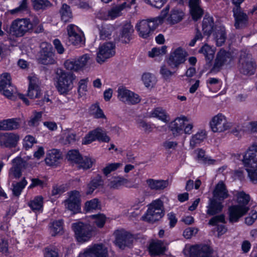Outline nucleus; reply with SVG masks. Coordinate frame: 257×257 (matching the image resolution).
<instances>
[{"mask_svg":"<svg viewBox=\"0 0 257 257\" xmlns=\"http://www.w3.org/2000/svg\"><path fill=\"white\" fill-rule=\"evenodd\" d=\"M245 170L250 181L253 183H257V167H247Z\"/></svg>","mask_w":257,"mask_h":257,"instance_id":"obj_64","label":"nucleus"},{"mask_svg":"<svg viewBox=\"0 0 257 257\" xmlns=\"http://www.w3.org/2000/svg\"><path fill=\"white\" fill-rule=\"evenodd\" d=\"M122 166V164L120 163H109L102 169V172L104 175L107 176L111 172L116 170Z\"/></svg>","mask_w":257,"mask_h":257,"instance_id":"obj_59","label":"nucleus"},{"mask_svg":"<svg viewBox=\"0 0 257 257\" xmlns=\"http://www.w3.org/2000/svg\"><path fill=\"white\" fill-rule=\"evenodd\" d=\"M134 32L133 27L130 23L124 24L119 35V41L123 43H128L132 39Z\"/></svg>","mask_w":257,"mask_h":257,"instance_id":"obj_31","label":"nucleus"},{"mask_svg":"<svg viewBox=\"0 0 257 257\" xmlns=\"http://www.w3.org/2000/svg\"><path fill=\"white\" fill-rule=\"evenodd\" d=\"M199 52L202 53L209 61H211L214 55L215 50L210 46L205 44L199 50Z\"/></svg>","mask_w":257,"mask_h":257,"instance_id":"obj_49","label":"nucleus"},{"mask_svg":"<svg viewBox=\"0 0 257 257\" xmlns=\"http://www.w3.org/2000/svg\"><path fill=\"white\" fill-rule=\"evenodd\" d=\"M27 184V182L25 179H23L21 181L19 182L14 184L13 185V194L16 196H19L21 194L22 191Z\"/></svg>","mask_w":257,"mask_h":257,"instance_id":"obj_57","label":"nucleus"},{"mask_svg":"<svg viewBox=\"0 0 257 257\" xmlns=\"http://www.w3.org/2000/svg\"><path fill=\"white\" fill-rule=\"evenodd\" d=\"M161 16L162 19L166 18V20L169 24L174 25L183 20L184 13L180 9L175 8L172 9L169 13V8L166 7L161 12Z\"/></svg>","mask_w":257,"mask_h":257,"instance_id":"obj_14","label":"nucleus"},{"mask_svg":"<svg viewBox=\"0 0 257 257\" xmlns=\"http://www.w3.org/2000/svg\"><path fill=\"white\" fill-rule=\"evenodd\" d=\"M32 28L33 24L29 20L24 19L14 21L11 28L15 35L18 37H21Z\"/></svg>","mask_w":257,"mask_h":257,"instance_id":"obj_19","label":"nucleus"},{"mask_svg":"<svg viewBox=\"0 0 257 257\" xmlns=\"http://www.w3.org/2000/svg\"><path fill=\"white\" fill-rule=\"evenodd\" d=\"M41 48L39 58L40 63L44 65L54 64L55 59L52 45L49 43L44 42L41 44Z\"/></svg>","mask_w":257,"mask_h":257,"instance_id":"obj_16","label":"nucleus"},{"mask_svg":"<svg viewBox=\"0 0 257 257\" xmlns=\"http://www.w3.org/2000/svg\"><path fill=\"white\" fill-rule=\"evenodd\" d=\"M234 196L236 197L237 204L248 206L247 205L250 200L249 196L248 194H246L244 192H236Z\"/></svg>","mask_w":257,"mask_h":257,"instance_id":"obj_54","label":"nucleus"},{"mask_svg":"<svg viewBox=\"0 0 257 257\" xmlns=\"http://www.w3.org/2000/svg\"><path fill=\"white\" fill-rule=\"evenodd\" d=\"M214 29L213 19L210 16L205 15L202 21V31L204 35L209 36Z\"/></svg>","mask_w":257,"mask_h":257,"instance_id":"obj_41","label":"nucleus"},{"mask_svg":"<svg viewBox=\"0 0 257 257\" xmlns=\"http://www.w3.org/2000/svg\"><path fill=\"white\" fill-rule=\"evenodd\" d=\"M92 221L98 227H102L106 221V217L103 214H98L90 216Z\"/></svg>","mask_w":257,"mask_h":257,"instance_id":"obj_58","label":"nucleus"},{"mask_svg":"<svg viewBox=\"0 0 257 257\" xmlns=\"http://www.w3.org/2000/svg\"><path fill=\"white\" fill-rule=\"evenodd\" d=\"M0 80V91L7 97L12 99L16 92L11 86V76L8 73L2 74Z\"/></svg>","mask_w":257,"mask_h":257,"instance_id":"obj_20","label":"nucleus"},{"mask_svg":"<svg viewBox=\"0 0 257 257\" xmlns=\"http://www.w3.org/2000/svg\"><path fill=\"white\" fill-rule=\"evenodd\" d=\"M69 42L74 46L81 47L84 44V37L79 28L72 24L69 25L67 28Z\"/></svg>","mask_w":257,"mask_h":257,"instance_id":"obj_13","label":"nucleus"},{"mask_svg":"<svg viewBox=\"0 0 257 257\" xmlns=\"http://www.w3.org/2000/svg\"><path fill=\"white\" fill-rule=\"evenodd\" d=\"M81 156L77 150H71L68 152L67 157L72 162L78 164L80 162Z\"/></svg>","mask_w":257,"mask_h":257,"instance_id":"obj_63","label":"nucleus"},{"mask_svg":"<svg viewBox=\"0 0 257 257\" xmlns=\"http://www.w3.org/2000/svg\"><path fill=\"white\" fill-rule=\"evenodd\" d=\"M167 244L161 240L153 241L149 245V250L152 256L163 254L167 250Z\"/></svg>","mask_w":257,"mask_h":257,"instance_id":"obj_28","label":"nucleus"},{"mask_svg":"<svg viewBox=\"0 0 257 257\" xmlns=\"http://www.w3.org/2000/svg\"><path fill=\"white\" fill-rule=\"evenodd\" d=\"M68 198L64 201L65 208L73 213H77L81 210V199L80 192L73 190L68 192Z\"/></svg>","mask_w":257,"mask_h":257,"instance_id":"obj_11","label":"nucleus"},{"mask_svg":"<svg viewBox=\"0 0 257 257\" xmlns=\"http://www.w3.org/2000/svg\"><path fill=\"white\" fill-rule=\"evenodd\" d=\"M232 12L234 18V27L236 29H242L247 26L248 22L247 15L244 13L240 7H234Z\"/></svg>","mask_w":257,"mask_h":257,"instance_id":"obj_23","label":"nucleus"},{"mask_svg":"<svg viewBox=\"0 0 257 257\" xmlns=\"http://www.w3.org/2000/svg\"><path fill=\"white\" fill-rule=\"evenodd\" d=\"M232 59L233 56L230 52L221 49L217 54L214 68L219 70L222 66L230 64Z\"/></svg>","mask_w":257,"mask_h":257,"instance_id":"obj_24","label":"nucleus"},{"mask_svg":"<svg viewBox=\"0 0 257 257\" xmlns=\"http://www.w3.org/2000/svg\"><path fill=\"white\" fill-rule=\"evenodd\" d=\"M108 185L110 188L113 189H118L122 186L129 188L132 187V184L129 180L120 176L113 178Z\"/></svg>","mask_w":257,"mask_h":257,"instance_id":"obj_37","label":"nucleus"},{"mask_svg":"<svg viewBox=\"0 0 257 257\" xmlns=\"http://www.w3.org/2000/svg\"><path fill=\"white\" fill-rule=\"evenodd\" d=\"M142 79L147 87H153L156 83V78L149 73H144L142 75Z\"/></svg>","mask_w":257,"mask_h":257,"instance_id":"obj_56","label":"nucleus"},{"mask_svg":"<svg viewBox=\"0 0 257 257\" xmlns=\"http://www.w3.org/2000/svg\"><path fill=\"white\" fill-rule=\"evenodd\" d=\"M100 207V204L98 199L94 198L85 202L84 210L86 212H90L94 210L99 209Z\"/></svg>","mask_w":257,"mask_h":257,"instance_id":"obj_52","label":"nucleus"},{"mask_svg":"<svg viewBox=\"0 0 257 257\" xmlns=\"http://www.w3.org/2000/svg\"><path fill=\"white\" fill-rule=\"evenodd\" d=\"M215 32L214 36L218 46H222L226 40V33L225 28L223 26L215 27Z\"/></svg>","mask_w":257,"mask_h":257,"instance_id":"obj_44","label":"nucleus"},{"mask_svg":"<svg viewBox=\"0 0 257 257\" xmlns=\"http://www.w3.org/2000/svg\"><path fill=\"white\" fill-rule=\"evenodd\" d=\"M149 117L158 119L164 123H168L170 120L169 115L162 107H156L149 113Z\"/></svg>","mask_w":257,"mask_h":257,"instance_id":"obj_36","label":"nucleus"},{"mask_svg":"<svg viewBox=\"0 0 257 257\" xmlns=\"http://www.w3.org/2000/svg\"><path fill=\"white\" fill-rule=\"evenodd\" d=\"M200 4L201 0H189L190 13L194 21L200 19L203 14L204 12L201 7Z\"/></svg>","mask_w":257,"mask_h":257,"instance_id":"obj_27","label":"nucleus"},{"mask_svg":"<svg viewBox=\"0 0 257 257\" xmlns=\"http://www.w3.org/2000/svg\"><path fill=\"white\" fill-rule=\"evenodd\" d=\"M115 53V45L112 42H105L98 47L96 52V61L102 64L113 57Z\"/></svg>","mask_w":257,"mask_h":257,"instance_id":"obj_8","label":"nucleus"},{"mask_svg":"<svg viewBox=\"0 0 257 257\" xmlns=\"http://www.w3.org/2000/svg\"><path fill=\"white\" fill-rule=\"evenodd\" d=\"M21 118L19 117L9 118L0 121L1 131H13L20 127Z\"/></svg>","mask_w":257,"mask_h":257,"instance_id":"obj_29","label":"nucleus"},{"mask_svg":"<svg viewBox=\"0 0 257 257\" xmlns=\"http://www.w3.org/2000/svg\"><path fill=\"white\" fill-rule=\"evenodd\" d=\"M103 185L102 177L99 175L91 178V181L87 185L86 195L91 194L93 191L100 186Z\"/></svg>","mask_w":257,"mask_h":257,"instance_id":"obj_38","label":"nucleus"},{"mask_svg":"<svg viewBox=\"0 0 257 257\" xmlns=\"http://www.w3.org/2000/svg\"><path fill=\"white\" fill-rule=\"evenodd\" d=\"M61 159V154L56 149H53L47 152L45 162L49 166L56 165Z\"/></svg>","mask_w":257,"mask_h":257,"instance_id":"obj_40","label":"nucleus"},{"mask_svg":"<svg viewBox=\"0 0 257 257\" xmlns=\"http://www.w3.org/2000/svg\"><path fill=\"white\" fill-rule=\"evenodd\" d=\"M209 126L213 132L222 133L229 129L231 123L227 121L224 114L219 113L212 117Z\"/></svg>","mask_w":257,"mask_h":257,"instance_id":"obj_9","label":"nucleus"},{"mask_svg":"<svg viewBox=\"0 0 257 257\" xmlns=\"http://www.w3.org/2000/svg\"><path fill=\"white\" fill-rule=\"evenodd\" d=\"M147 185L152 190L161 191L166 188L169 182L168 180L162 179H148L146 181Z\"/></svg>","mask_w":257,"mask_h":257,"instance_id":"obj_32","label":"nucleus"},{"mask_svg":"<svg viewBox=\"0 0 257 257\" xmlns=\"http://www.w3.org/2000/svg\"><path fill=\"white\" fill-rule=\"evenodd\" d=\"M213 194V198L219 201L224 200L229 195L225 185L222 182H220L216 185Z\"/></svg>","mask_w":257,"mask_h":257,"instance_id":"obj_34","label":"nucleus"},{"mask_svg":"<svg viewBox=\"0 0 257 257\" xmlns=\"http://www.w3.org/2000/svg\"><path fill=\"white\" fill-rule=\"evenodd\" d=\"M42 116V112L34 111L28 121V125L30 127L37 126L41 120Z\"/></svg>","mask_w":257,"mask_h":257,"instance_id":"obj_51","label":"nucleus"},{"mask_svg":"<svg viewBox=\"0 0 257 257\" xmlns=\"http://www.w3.org/2000/svg\"><path fill=\"white\" fill-rule=\"evenodd\" d=\"M207 133L204 130H200L191 137L190 146L192 149L201 144L206 138Z\"/></svg>","mask_w":257,"mask_h":257,"instance_id":"obj_42","label":"nucleus"},{"mask_svg":"<svg viewBox=\"0 0 257 257\" xmlns=\"http://www.w3.org/2000/svg\"><path fill=\"white\" fill-rule=\"evenodd\" d=\"M93 58L90 54H85L75 59L67 60L64 63V66L67 70L74 72L83 70L89 65Z\"/></svg>","mask_w":257,"mask_h":257,"instance_id":"obj_5","label":"nucleus"},{"mask_svg":"<svg viewBox=\"0 0 257 257\" xmlns=\"http://www.w3.org/2000/svg\"><path fill=\"white\" fill-rule=\"evenodd\" d=\"M161 22V20L159 17L142 20L137 23L136 29L140 37L148 39L153 35Z\"/></svg>","mask_w":257,"mask_h":257,"instance_id":"obj_3","label":"nucleus"},{"mask_svg":"<svg viewBox=\"0 0 257 257\" xmlns=\"http://www.w3.org/2000/svg\"><path fill=\"white\" fill-rule=\"evenodd\" d=\"M96 140L107 143L110 141V138L101 128L98 127L89 132L83 139L82 143L83 145H87Z\"/></svg>","mask_w":257,"mask_h":257,"instance_id":"obj_15","label":"nucleus"},{"mask_svg":"<svg viewBox=\"0 0 257 257\" xmlns=\"http://www.w3.org/2000/svg\"><path fill=\"white\" fill-rule=\"evenodd\" d=\"M239 63V70L242 73L250 75L254 73L255 65L251 60L241 58Z\"/></svg>","mask_w":257,"mask_h":257,"instance_id":"obj_30","label":"nucleus"},{"mask_svg":"<svg viewBox=\"0 0 257 257\" xmlns=\"http://www.w3.org/2000/svg\"><path fill=\"white\" fill-rule=\"evenodd\" d=\"M193 126V123L190 119L183 115L176 117L168 125L170 130L174 137L180 136L183 132L185 134H191Z\"/></svg>","mask_w":257,"mask_h":257,"instance_id":"obj_2","label":"nucleus"},{"mask_svg":"<svg viewBox=\"0 0 257 257\" xmlns=\"http://www.w3.org/2000/svg\"><path fill=\"white\" fill-rule=\"evenodd\" d=\"M164 215L163 202L160 199L153 201L148 206L145 214L142 216L143 220L154 223L160 220Z\"/></svg>","mask_w":257,"mask_h":257,"instance_id":"obj_4","label":"nucleus"},{"mask_svg":"<svg viewBox=\"0 0 257 257\" xmlns=\"http://www.w3.org/2000/svg\"><path fill=\"white\" fill-rule=\"evenodd\" d=\"M28 204L34 212H42L43 206V198L41 196H37L30 200Z\"/></svg>","mask_w":257,"mask_h":257,"instance_id":"obj_43","label":"nucleus"},{"mask_svg":"<svg viewBox=\"0 0 257 257\" xmlns=\"http://www.w3.org/2000/svg\"><path fill=\"white\" fill-rule=\"evenodd\" d=\"M166 52L167 47L166 46L155 47L148 52V55L151 58H155L163 56L166 53Z\"/></svg>","mask_w":257,"mask_h":257,"instance_id":"obj_53","label":"nucleus"},{"mask_svg":"<svg viewBox=\"0 0 257 257\" xmlns=\"http://www.w3.org/2000/svg\"><path fill=\"white\" fill-rule=\"evenodd\" d=\"M49 228L52 236L60 234L63 231V222L61 220L53 221L50 224Z\"/></svg>","mask_w":257,"mask_h":257,"instance_id":"obj_47","label":"nucleus"},{"mask_svg":"<svg viewBox=\"0 0 257 257\" xmlns=\"http://www.w3.org/2000/svg\"><path fill=\"white\" fill-rule=\"evenodd\" d=\"M74 74L63 70H58L56 72V87L61 94H67L72 89L73 82L76 79Z\"/></svg>","mask_w":257,"mask_h":257,"instance_id":"obj_1","label":"nucleus"},{"mask_svg":"<svg viewBox=\"0 0 257 257\" xmlns=\"http://www.w3.org/2000/svg\"><path fill=\"white\" fill-rule=\"evenodd\" d=\"M114 235L115 236L114 242L119 248L130 245L133 240L132 235L124 230L115 231L114 232Z\"/></svg>","mask_w":257,"mask_h":257,"instance_id":"obj_22","label":"nucleus"},{"mask_svg":"<svg viewBox=\"0 0 257 257\" xmlns=\"http://www.w3.org/2000/svg\"><path fill=\"white\" fill-rule=\"evenodd\" d=\"M62 20L64 22H69L72 19V13L70 7L66 4H63L60 10Z\"/></svg>","mask_w":257,"mask_h":257,"instance_id":"obj_50","label":"nucleus"},{"mask_svg":"<svg viewBox=\"0 0 257 257\" xmlns=\"http://www.w3.org/2000/svg\"><path fill=\"white\" fill-rule=\"evenodd\" d=\"M78 257H108V251L102 244H94L80 252Z\"/></svg>","mask_w":257,"mask_h":257,"instance_id":"obj_10","label":"nucleus"},{"mask_svg":"<svg viewBox=\"0 0 257 257\" xmlns=\"http://www.w3.org/2000/svg\"><path fill=\"white\" fill-rule=\"evenodd\" d=\"M249 210V207L246 205L235 204L228 208V219L231 223L237 222L239 219L245 215Z\"/></svg>","mask_w":257,"mask_h":257,"instance_id":"obj_17","label":"nucleus"},{"mask_svg":"<svg viewBox=\"0 0 257 257\" xmlns=\"http://www.w3.org/2000/svg\"><path fill=\"white\" fill-rule=\"evenodd\" d=\"M212 251L207 245H194L190 248V257H211Z\"/></svg>","mask_w":257,"mask_h":257,"instance_id":"obj_25","label":"nucleus"},{"mask_svg":"<svg viewBox=\"0 0 257 257\" xmlns=\"http://www.w3.org/2000/svg\"><path fill=\"white\" fill-rule=\"evenodd\" d=\"M126 3H124L120 5L116 6L109 11L107 15L101 16V13L98 15V17L103 20L114 19L120 15V12L125 7Z\"/></svg>","mask_w":257,"mask_h":257,"instance_id":"obj_35","label":"nucleus"},{"mask_svg":"<svg viewBox=\"0 0 257 257\" xmlns=\"http://www.w3.org/2000/svg\"><path fill=\"white\" fill-rule=\"evenodd\" d=\"M188 53L182 47L173 48L167 59L168 65L172 69H177L186 60Z\"/></svg>","mask_w":257,"mask_h":257,"instance_id":"obj_6","label":"nucleus"},{"mask_svg":"<svg viewBox=\"0 0 257 257\" xmlns=\"http://www.w3.org/2000/svg\"><path fill=\"white\" fill-rule=\"evenodd\" d=\"M72 227L74 232L77 241L80 243L88 241L92 236V229L90 225L81 222L72 224Z\"/></svg>","mask_w":257,"mask_h":257,"instance_id":"obj_7","label":"nucleus"},{"mask_svg":"<svg viewBox=\"0 0 257 257\" xmlns=\"http://www.w3.org/2000/svg\"><path fill=\"white\" fill-rule=\"evenodd\" d=\"M29 86L28 96L32 99L39 97L41 94L38 78L35 75L29 76Z\"/></svg>","mask_w":257,"mask_h":257,"instance_id":"obj_26","label":"nucleus"},{"mask_svg":"<svg viewBox=\"0 0 257 257\" xmlns=\"http://www.w3.org/2000/svg\"><path fill=\"white\" fill-rule=\"evenodd\" d=\"M32 3L34 9L37 10L44 9L50 6L48 0H32Z\"/></svg>","mask_w":257,"mask_h":257,"instance_id":"obj_62","label":"nucleus"},{"mask_svg":"<svg viewBox=\"0 0 257 257\" xmlns=\"http://www.w3.org/2000/svg\"><path fill=\"white\" fill-rule=\"evenodd\" d=\"M36 143L37 140L35 138L30 135L25 136L23 140V147L26 150L31 148Z\"/></svg>","mask_w":257,"mask_h":257,"instance_id":"obj_60","label":"nucleus"},{"mask_svg":"<svg viewBox=\"0 0 257 257\" xmlns=\"http://www.w3.org/2000/svg\"><path fill=\"white\" fill-rule=\"evenodd\" d=\"M95 162V159L89 157H81L80 162L77 164L79 168L86 170L90 168Z\"/></svg>","mask_w":257,"mask_h":257,"instance_id":"obj_48","label":"nucleus"},{"mask_svg":"<svg viewBox=\"0 0 257 257\" xmlns=\"http://www.w3.org/2000/svg\"><path fill=\"white\" fill-rule=\"evenodd\" d=\"M242 162L246 168L257 167V145L253 144L248 148Z\"/></svg>","mask_w":257,"mask_h":257,"instance_id":"obj_21","label":"nucleus"},{"mask_svg":"<svg viewBox=\"0 0 257 257\" xmlns=\"http://www.w3.org/2000/svg\"><path fill=\"white\" fill-rule=\"evenodd\" d=\"M114 31V27L111 25H104L99 28V37L101 39H109Z\"/></svg>","mask_w":257,"mask_h":257,"instance_id":"obj_46","label":"nucleus"},{"mask_svg":"<svg viewBox=\"0 0 257 257\" xmlns=\"http://www.w3.org/2000/svg\"><path fill=\"white\" fill-rule=\"evenodd\" d=\"M20 140V136L15 133H0V147L12 148L16 147Z\"/></svg>","mask_w":257,"mask_h":257,"instance_id":"obj_18","label":"nucleus"},{"mask_svg":"<svg viewBox=\"0 0 257 257\" xmlns=\"http://www.w3.org/2000/svg\"><path fill=\"white\" fill-rule=\"evenodd\" d=\"M28 0H22L20 3L19 7L11 10L10 13L12 14H18L24 13L28 12Z\"/></svg>","mask_w":257,"mask_h":257,"instance_id":"obj_55","label":"nucleus"},{"mask_svg":"<svg viewBox=\"0 0 257 257\" xmlns=\"http://www.w3.org/2000/svg\"><path fill=\"white\" fill-rule=\"evenodd\" d=\"M90 112L92 115L94 116L95 118H105V116L103 113L102 110L100 108L99 106L97 104L92 105L90 108Z\"/></svg>","mask_w":257,"mask_h":257,"instance_id":"obj_61","label":"nucleus"},{"mask_svg":"<svg viewBox=\"0 0 257 257\" xmlns=\"http://www.w3.org/2000/svg\"><path fill=\"white\" fill-rule=\"evenodd\" d=\"M77 140L76 134L70 130H66L62 132L61 137V141L65 145L71 144L75 143Z\"/></svg>","mask_w":257,"mask_h":257,"instance_id":"obj_45","label":"nucleus"},{"mask_svg":"<svg viewBox=\"0 0 257 257\" xmlns=\"http://www.w3.org/2000/svg\"><path fill=\"white\" fill-rule=\"evenodd\" d=\"M207 208V214L209 215H214L221 211L223 205L221 202H217V200L212 198L209 199Z\"/></svg>","mask_w":257,"mask_h":257,"instance_id":"obj_39","label":"nucleus"},{"mask_svg":"<svg viewBox=\"0 0 257 257\" xmlns=\"http://www.w3.org/2000/svg\"><path fill=\"white\" fill-rule=\"evenodd\" d=\"M118 99L128 104H136L141 101L140 96L123 86H120L117 90Z\"/></svg>","mask_w":257,"mask_h":257,"instance_id":"obj_12","label":"nucleus"},{"mask_svg":"<svg viewBox=\"0 0 257 257\" xmlns=\"http://www.w3.org/2000/svg\"><path fill=\"white\" fill-rule=\"evenodd\" d=\"M196 155V160L199 163L205 165H210L215 164L216 161L211 158V157L207 156L205 152L202 149H197L194 151Z\"/></svg>","mask_w":257,"mask_h":257,"instance_id":"obj_33","label":"nucleus"}]
</instances>
